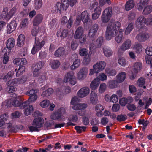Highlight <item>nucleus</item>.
<instances>
[{"label": "nucleus", "instance_id": "nucleus-17", "mask_svg": "<svg viewBox=\"0 0 152 152\" xmlns=\"http://www.w3.org/2000/svg\"><path fill=\"white\" fill-rule=\"evenodd\" d=\"M14 39L12 37L8 39L7 41L6 44L7 48L8 49L7 51L10 52L11 50L14 47Z\"/></svg>", "mask_w": 152, "mask_h": 152}, {"label": "nucleus", "instance_id": "nucleus-54", "mask_svg": "<svg viewBox=\"0 0 152 152\" xmlns=\"http://www.w3.org/2000/svg\"><path fill=\"white\" fill-rule=\"evenodd\" d=\"M29 91H27L25 93V94L29 96H31L34 94L37 93L38 92L37 89H29Z\"/></svg>", "mask_w": 152, "mask_h": 152}, {"label": "nucleus", "instance_id": "nucleus-26", "mask_svg": "<svg viewBox=\"0 0 152 152\" xmlns=\"http://www.w3.org/2000/svg\"><path fill=\"white\" fill-rule=\"evenodd\" d=\"M65 52L64 48L63 47L58 48L55 52L54 55L56 57H60L63 56Z\"/></svg>", "mask_w": 152, "mask_h": 152}, {"label": "nucleus", "instance_id": "nucleus-33", "mask_svg": "<svg viewBox=\"0 0 152 152\" xmlns=\"http://www.w3.org/2000/svg\"><path fill=\"white\" fill-rule=\"evenodd\" d=\"M131 45V41L128 39L125 41L121 47V50L123 51H124L129 49Z\"/></svg>", "mask_w": 152, "mask_h": 152}, {"label": "nucleus", "instance_id": "nucleus-60", "mask_svg": "<svg viewBox=\"0 0 152 152\" xmlns=\"http://www.w3.org/2000/svg\"><path fill=\"white\" fill-rule=\"evenodd\" d=\"M106 88V85L105 83H102L100 84L99 89V92L101 93L104 92Z\"/></svg>", "mask_w": 152, "mask_h": 152}, {"label": "nucleus", "instance_id": "nucleus-29", "mask_svg": "<svg viewBox=\"0 0 152 152\" xmlns=\"http://www.w3.org/2000/svg\"><path fill=\"white\" fill-rule=\"evenodd\" d=\"M90 101L93 104H96L98 100V96L96 93L93 91L91 92L90 94Z\"/></svg>", "mask_w": 152, "mask_h": 152}, {"label": "nucleus", "instance_id": "nucleus-38", "mask_svg": "<svg viewBox=\"0 0 152 152\" xmlns=\"http://www.w3.org/2000/svg\"><path fill=\"white\" fill-rule=\"evenodd\" d=\"M118 83V81L116 80H112L108 82V85L110 88L113 89L117 86Z\"/></svg>", "mask_w": 152, "mask_h": 152}, {"label": "nucleus", "instance_id": "nucleus-52", "mask_svg": "<svg viewBox=\"0 0 152 152\" xmlns=\"http://www.w3.org/2000/svg\"><path fill=\"white\" fill-rule=\"evenodd\" d=\"M75 128L77 132L80 134L82 132V131H85L86 129V127L84 126H76L75 127Z\"/></svg>", "mask_w": 152, "mask_h": 152}, {"label": "nucleus", "instance_id": "nucleus-25", "mask_svg": "<svg viewBox=\"0 0 152 152\" xmlns=\"http://www.w3.org/2000/svg\"><path fill=\"white\" fill-rule=\"evenodd\" d=\"M135 5L134 1L133 0H129L125 5V9L126 11H129L133 9Z\"/></svg>", "mask_w": 152, "mask_h": 152}, {"label": "nucleus", "instance_id": "nucleus-22", "mask_svg": "<svg viewBox=\"0 0 152 152\" xmlns=\"http://www.w3.org/2000/svg\"><path fill=\"white\" fill-rule=\"evenodd\" d=\"M102 9L100 7H96L94 9V13L92 14V19L93 20H96L97 19L101 13Z\"/></svg>", "mask_w": 152, "mask_h": 152}, {"label": "nucleus", "instance_id": "nucleus-47", "mask_svg": "<svg viewBox=\"0 0 152 152\" xmlns=\"http://www.w3.org/2000/svg\"><path fill=\"white\" fill-rule=\"evenodd\" d=\"M7 120V117L5 114L0 116V127L2 126L5 124V122Z\"/></svg>", "mask_w": 152, "mask_h": 152}, {"label": "nucleus", "instance_id": "nucleus-19", "mask_svg": "<svg viewBox=\"0 0 152 152\" xmlns=\"http://www.w3.org/2000/svg\"><path fill=\"white\" fill-rule=\"evenodd\" d=\"M25 36L23 34H21L18 36L17 39L16 45L18 47H21L24 45L25 42Z\"/></svg>", "mask_w": 152, "mask_h": 152}, {"label": "nucleus", "instance_id": "nucleus-4", "mask_svg": "<svg viewBox=\"0 0 152 152\" xmlns=\"http://www.w3.org/2000/svg\"><path fill=\"white\" fill-rule=\"evenodd\" d=\"M83 28L80 26L77 28L75 34V38L77 39H80V42L81 43H84L86 39V37H84L83 35Z\"/></svg>", "mask_w": 152, "mask_h": 152}, {"label": "nucleus", "instance_id": "nucleus-57", "mask_svg": "<svg viewBox=\"0 0 152 152\" xmlns=\"http://www.w3.org/2000/svg\"><path fill=\"white\" fill-rule=\"evenodd\" d=\"M106 73L109 76L115 75L116 74V71L114 69H106Z\"/></svg>", "mask_w": 152, "mask_h": 152}, {"label": "nucleus", "instance_id": "nucleus-2", "mask_svg": "<svg viewBox=\"0 0 152 152\" xmlns=\"http://www.w3.org/2000/svg\"><path fill=\"white\" fill-rule=\"evenodd\" d=\"M45 42L44 39L40 42L38 38L35 37L34 44L31 50V53L34 55L36 52L41 50L45 44Z\"/></svg>", "mask_w": 152, "mask_h": 152}, {"label": "nucleus", "instance_id": "nucleus-46", "mask_svg": "<svg viewBox=\"0 0 152 152\" xmlns=\"http://www.w3.org/2000/svg\"><path fill=\"white\" fill-rule=\"evenodd\" d=\"M134 49L137 53H139L142 51V46L140 43H136L134 46Z\"/></svg>", "mask_w": 152, "mask_h": 152}, {"label": "nucleus", "instance_id": "nucleus-15", "mask_svg": "<svg viewBox=\"0 0 152 152\" xmlns=\"http://www.w3.org/2000/svg\"><path fill=\"white\" fill-rule=\"evenodd\" d=\"M43 16L41 14L37 15L34 18L33 21V25L34 26H36L40 24L43 20Z\"/></svg>", "mask_w": 152, "mask_h": 152}, {"label": "nucleus", "instance_id": "nucleus-10", "mask_svg": "<svg viewBox=\"0 0 152 152\" xmlns=\"http://www.w3.org/2000/svg\"><path fill=\"white\" fill-rule=\"evenodd\" d=\"M89 93V88L86 87H84L81 88L77 94L78 96L83 98L87 96Z\"/></svg>", "mask_w": 152, "mask_h": 152}, {"label": "nucleus", "instance_id": "nucleus-23", "mask_svg": "<svg viewBox=\"0 0 152 152\" xmlns=\"http://www.w3.org/2000/svg\"><path fill=\"white\" fill-rule=\"evenodd\" d=\"M14 63L17 65H24L27 63L26 60L24 58H17L13 61Z\"/></svg>", "mask_w": 152, "mask_h": 152}, {"label": "nucleus", "instance_id": "nucleus-16", "mask_svg": "<svg viewBox=\"0 0 152 152\" xmlns=\"http://www.w3.org/2000/svg\"><path fill=\"white\" fill-rule=\"evenodd\" d=\"M68 33V29H60L57 32V36L58 37H60L61 39H63L67 37Z\"/></svg>", "mask_w": 152, "mask_h": 152}, {"label": "nucleus", "instance_id": "nucleus-59", "mask_svg": "<svg viewBox=\"0 0 152 152\" xmlns=\"http://www.w3.org/2000/svg\"><path fill=\"white\" fill-rule=\"evenodd\" d=\"M37 95L35 94H34L32 95H31L30 96L28 99V104H29V102H32L36 101L37 98Z\"/></svg>", "mask_w": 152, "mask_h": 152}, {"label": "nucleus", "instance_id": "nucleus-20", "mask_svg": "<svg viewBox=\"0 0 152 152\" xmlns=\"http://www.w3.org/2000/svg\"><path fill=\"white\" fill-rule=\"evenodd\" d=\"M16 10L17 9L15 7H13L9 13H7V15H4V19L7 20H9L16 12Z\"/></svg>", "mask_w": 152, "mask_h": 152}, {"label": "nucleus", "instance_id": "nucleus-24", "mask_svg": "<svg viewBox=\"0 0 152 152\" xmlns=\"http://www.w3.org/2000/svg\"><path fill=\"white\" fill-rule=\"evenodd\" d=\"M32 125L37 126L38 128L41 127L43 126L42 118L39 117L34 119L33 121Z\"/></svg>", "mask_w": 152, "mask_h": 152}, {"label": "nucleus", "instance_id": "nucleus-34", "mask_svg": "<svg viewBox=\"0 0 152 152\" xmlns=\"http://www.w3.org/2000/svg\"><path fill=\"white\" fill-rule=\"evenodd\" d=\"M103 50L104 55L107 57H110L113 54L112 50L109 47L107 46L104 47L103 48Z\"/></svg>", "mask_w": 152, "mask_h": 152}, {"label": "nucleus", "instance_id": "nucleus-41", "mask_svg": "<svg viewBox=\"0 0 152 152\" xmlns=\"http://www.w3.org/2000/svg\"><path fill=\"white\" fill-rule=\"evenodd\" d=\"M25 68L24 65H21L19 67L17 70V69H15V70L16 72V76L17 77H19L21 74H23L25 72Z\"/></svg>", "mask_w": 152, "mask_h": 152}, {"label": "nucleus", "instance_id": "nucleus-44", "mask_svg": "<svg viewBox=\"0 0 152 152\" xmlns=\"http://www.w3.org/2000/svg\"><path fill=\"white\" fill-rule=\"evenodd\" d=\"M80 60L77 59L73 62V65L70 66V69L72 70H74L76 68L78 67L80 65Z\"/></svg>", "mask_w": 152, "mask_h": 152}, {"label": "nucleus", "instance_id": "nucleus-7", "mask_svg": "<svg viewBox=\"0 0 152 152\" xmlns=\"http://www.w3.org/2000/svg\"><path fill=\"white\" fill-rule=\"evenodd\" d=\"M146 18L142 16H140L137 19L136 23V27L138 28H141L146 24Z\"/></svg>", "mask_w": 152, "mask_h": 152}, {"label": "nucleus", "instance_id": "nucleus-43", "mask_svg": "<svg viewBox=\"0 0 152 152\" xmlns=\"http://www.w3.org/2000/svg\"><path fill=\"white\" fill-rule=\"evenodd\" d=\"M14 72L13 71H11L9 72L3 78V79L4 81H9L11 79L12 77L14 74Z\"/></svg>", "mask_w": 152, "mask_h": 152}, {"label": "nucleus", "instance_id": "nucleus-18", "mask_svg": "<svg viewBox=\"0 0 152 152\" xmlns=\"http://www.w3.org/2000/svg\"><path fill=\"white\" fill-rule=\"evenodd\" d=\"M100 83V80L98 77L94 79L91 82L90 88L93 90L96 89Z\"/></svg>", "mask_w": 152, "mask_h": 152}, {"label": "nucleus", "instance_id": "nucleus-62", "mask_svg": "<svg viewBox=\"0 0 152 152\" xmlns=\"http://www.w3.org/2000/svg\"><path fill=\"white\" fill-rule=\"evenodd\" d=\"M82 121L84 125L87 126L89 124V120L88 117L84 116L82 118Z\"/></svg>", "mask_w": 152, "mask_h": 152}, {"label": "nucleus", "instance_id": "nucleus-53", "mask_svg": "<svg viewBox=\"0 0 152 152\" xmlns=\"http://www.w3.org/2000/svg\"><path fill=\"white\" fill-rule=\"evenodd\" d=\"M11 85H14L16 86L20 84L19 81L18 79L15 78L13 79L12 81H8V84H10Z\"/></svg>", "mask_w": 152, "mask_h": 152}, {"label": "nucleus", "instance_id": "nucleus-32", "mask_svg": "<svg viewBox=\"0 0 152 152\" xmlns=\"http://www.w3.org/2000/svg\"><path fill=\"white\" fill-rule=\"evenodd\" d=\"M7 128H10V131L11 132L16 133L18 130L19 129H22L23 127L22 126H21L20 127L17 125H13L12 126V125H9Z\"/></svg>", "mask_w": 152, "mask_h": 152}, {"label": "nucleus", "instance_id": "nucleus-27", "mask_svg": "<svg viewBox=\"0 0 152 152\" xmlns=\"http://www.w3.org/2000/svg\"><path fill=\"white\" fill-rule=\"evenodd\" d=\"M87 107V105L86 103H79L75 104L72 107V108L75 110H78L86 109Z\"/></svg>", "mask_w": 152, "mask_h": 152}, {"label": "nucleus", "instance_id": "nucleus-50", "mask_svg": "<svg viewBox=\"0 0 152 152\" xmlns=\"http://www.w3.org/2000/svg\"><path fill=\"white\" fill-rule=\"evenodd\" d=\"M127 119V117L125 114H121L117 116V120L120 122L125 121Z\"/></svg>", "mask_w": 152, "mask_h": 152}, {"label": "nucleus", "instance_id": "nucleus-14", "mask_svg": "<svg viewBox=\"0 0 152 152\" xmlns=\"http://www.w3.org/2000/svg\"><path fill=\"white\" fill-rule=\"evenodd\" d=\"M149 37L148 34L146 33H140L136 36L137 39L140 42H144Z\"/></svg>", "mask_w": 152, "mask_h": 152}, {"label": "nucleus", "instance_id": "nucleus-21", "mask_svg": "<svg viewBox=\"0 0 152 152\" xmlns=\"http://www.w3.org/2000/svg\"><path fill=\"white\" fill-rule=\"evenodd\" d=\"M83 23L88 22L90 19L89 14L86 11L82 12L81 15H79Z\"/></svg>", "mask_w": 152, "mask_h": 152}, {"label": "nucleus", "instance_id": "nucleus-40", "mask_svg": "<svg viewBox=\"0 0 152 152\" xmlns=\"http://www.w3.org/2000/svg\"><path fill=\"white\" fill-rule=\"evenodd\" d=\"M34 5L36 10L39 9L42 5V0H34Z\"/></svg>", "mask_w": 152, "mask_h": 152}, {"label": "nucleus", "instance_id": "nucleus-1", "mask_svg": "<svg viewBox=\"0 0 152 152\" xmlns=\"http://www.w3.org/2000/svg\"><path fill=\"white\" fill-rule=\"evenodd\" d=\"M121 23L119 22H116L108 26L105 32V37L107 40H110L111 38L116 35L115 40L117 43H119L122 41L123 30L121 28Z\"/></svg>", "mask_w": 152, "mask_h": 152}, {"label": "nucleus", "instance_id": "nucleus-55", "mask_svg": "<svg viewBox=\"0 0 152 152\" xmlns=\"http://www.w3.org/2000/svg\"><path fill=\"white\" fill-rule=\"evenodd\" d=\"M50 104V102L49 100H44L40 103V104L42 107L45 108L48 107Z\"/></svg>", "mask_w": 152, "mask_h": 152}, {"label": "nucleus", "instance_id": "nucleus-12", "mask_svg": "<svg viewBox=\"0 0 152 152\" xmlns=\"http://www.w3.org/2000/svg\"><path fill=\"white\" fill-rule=\"evenodd\" d=\"M17 25L16 21L14 20L8 24L7 30V34H10L14 31L16 28Z\"/></svg>", "mask_w": 152, "mask_h": 152}, {"label": "nucleus", "instance_id": "nucleus-8", "mask_svg": "<svg viewBox=\"0 0 152 152\" xmlns=\"http://www.w3.org/2000/svg\"><path fill=\"white\" fill-rule=\"evenodd\" d=\"M106 66V64L103 61H99L93 66V69H94L95 73H97L103 70Z\"/></svg>", "mask_w": 152, "mask_h": 152}, {"label": "nucleus", "instance_id": "nucleus-45", "mask_svg": "<svg viewBox=\"0 0 152 152\" xmlns=\"http://www.w3.org/2000/svg\"><path fill=\"white\" fill-rule=\"evenodd\" d=\"M152 12V5H148L145 7L143 11L144 15H148Z\"/></svg>", "mask_w": 152, "mask_h": 152}, {"label": "nucleus", "instance_id": "nucleus-5", "mask_svg": "<svg viewBox=\"0 0 152 152\" xmlns=\"http://www.w3.org/2000/svg\"><path fill=\"white\" fill-rule=\"evenodd\" d=\"M13 96H15V98L12 102V105L15 107H19L20 109H24L25 108V106L28 104V101H26L23 102L21 100L19 101L16 99V95L15 93H13Z\"/></svg>", "mask_w": 152, "mask_h": 152}, {"label": "nucleus", "instance_id": "nucleus-3", "mask_svg": "<svg viewBox=\"0 0 152 152\" xmlns=\"http://www.w3.org/2000/svg\"><path fill=\"white\" fill-rule=\"evenodd\" d=\"M112 14V10L111 7H110L105 9L103 11L101 16L102 23H107L110 19Z\"/></svg>", "mask_w": 152, "mask_h": 152}, {"label": "nucleus", "instance_id": "nucleus-58", "mask_svg": "<svg viewBox=\"0 0 152 152\" xmlns=\"http://www.w3.org/2000/svg\"><path fill=\"white\" fill-rule=\"evenodd\" d=\"M136 14L135 12L132 11L130 12L128 15V19L129 20H132L135 19Z\"/></svg>", "mask_w": 152, "mask_h": 152}, {"label": "nucleus", "instance_id": "nucleus-51", "mask_svg": "<svg viewBox=\"0 0 152 152\" xmlns=\"http://www.w3.org/2000/svg\"><path fill=\"white\" fill-rule=\"evenodd\" d=\"M7 84L8 85L7 89H8V91L9 93H13L16 90L17 88L15 86L10 85V83L8 84V82Z\"/></svg>", "mask_w": 152, "mask_h": 152}, {"label": "nucleus", "instance_id": "nucleus-31", "mask_svg": "<svg viewBox=\"0 0 152 152\" xmlns=\"http://www.w3.org/2000/svg\"><path fill=\"white\" fill-rule=\"evenodd\" d=\"M49 64L51 66L52 69H55L59 67L60 65V62L58 60H52L50 61Z\"/></svg>", "mask_w": 152, "mask_h": 152}, {"label": "nucleus", "instance_id": "nucleus-49", "mask_svg": "<svg viewBox=\"0 0 152 152\" xmlns=\"http://www.w3.org/2000/svg\"><path fill=\"white\" fill-rule=\"evenodd\" d=\"M43 64L41 61H39V62L34 64L33 65L32 67L34 69H36L39 70H40L43 67Z\"/></svg>", "mask_w": 152, "mask_h": 152}, {"label": "nucleus", "instance_id": "nucleus-6", "mask_svg": "<svg viewBox=\"0 0 152 152\" xmlns=\"http://www.w3.org/2000/svg\"><path fill=\"white\" fill-rule=\"evenodd\" d=\"M65 112V110L63 108H61L53 113L51 116V118L53 120H59Z\"/></svg>", "mask_w": 152, "mask_h": 152}, {"label": "nucleus", "instance_id": "nucleus-28", "mask_svg": "<svg viewBox=\"0 0 152 152\" xmlns=\"http://www.w3.org/2000/svg\"><path fill=\"white\" fill-rule=\"evenodd\" d=\"M149 0H140L137 4V9L139 11L142 10L143 8L146 5L148 4Z\"/></svg>", "mask_w": 152, "mask_h": 152}, {"label": "nucleus", "instance_id": "nucleus-48", "mask_svg": "<svg viewBox=\"0 0 152 152\" xmlns=\"http://www.w3.org/2000/svg\"><path fill=\"white\" fill-rule=\"evenodd\" d=\"M53 90L52 88H48L45 91L43 92L41 95L43 97L49 96L53 93Z\"/></svg>", "mask_w": 152, "mask_h": 152}, {"label": "nucleus", "instance_id": "nucleus-37", "mask_svg": "<svg viewBox=\"0 0 152 152\" xmlns=\"http://www.w3.org/2000/svg\"><path fill=\"white\" fill-rule=\"evenodd\" d=\"M28 104L25 106L26 108L24 111V114L26 116H28L31 114L33 110V107L32 105H28Z\"/></svg>", "mask_w": 152, "mask_h": 152}, {"label": "nucleus", "instance_id": "nucleus-42", "mask_svg": "<svg viewBox=\"0 0 152 152\" xmlns=\"http://www.w3.org/2000/svg\"><path fill=\"white\" fill-rule=\"evenodd\" d=\"M75 76L74 75V73L72 71L68 72L67 74L65 75L64 79V82H67L70 79L73 78Z\"/></svg>", "mask_w": 152, "mask_h": 152}, {"label": "nucleus", "instance_id": "nucleus-39", "mask_svg": "<svg viewBox=\"0 0 152 152\" xmlns=\"http://www.w3.org/2000/svg\"><path fill=\"white\" fill-rule=\"evenodd\" d=\"M142 63L140 62H137L134 64L133 70L135 73H137L142 68Z\"/></svg>", "mask_w": 152, "mask_h": 152}, {"label": "nucleus", "instance_id": "nucleus-56", "mask_svg": "<svg viewBox=\"0 0 152 152\" xmlns=\"http://www.w3.org/2000/svg\"><path fill=\"white\" fill-rule=\"evenodd\" d=\"M79 53L81 56H87L88 54V50L85 48H80L79 50Z\"/></svg>", "mask_w": 152, "mask_h": 152}, {"label": "nucleus", "instance_id": "nucleus-61", "mask_svg": "<svg viewBox=\"0 0 152 152\" xmlns=\"http://www.w3.org/2000/svg\"><path fill=\"white\" fill-rule=\"evenodd\" d=\"M73 23V19L71 17L69 20H67V21L65 24L66 27L69 28L72 26Z\"/></svg>", "mask_w": 152, "mask_h": 152}, {"label": "nucleus", "instance_id": "nucleus-30", "mask_svg": "<svg viewBox=\"0 0 152 152\" xmlns=\"http://www.w3.org/2000/svg\"><path fill=\"white\" fill-rule=\"evenodd\" d=\"M2 52L4 53L3 63L4 64H5L8 62L9 60V57L8 56V55L10 52L9 51H7V50L6 48H4L3 49Z\"/></svg>", "mask_w": 152, "mask_h": 152}, {"label": "nucleus", "instance_id": "nucleus-9", "mask_svg": "<svg viewBox=\"0 0 152 152\" xmlns=\"http://www.w3.org/2000/svg\"><path fill=\"white\" fill-rule=\"evenodd\" d=\"M99 28L98 24L95 23L90 28L88 34V36L90 37L94 38L96 35Z\"/></svg>", "mask_w": 152, "mask_h": 152}, {"label": "nucleus", "instance_id": "nucleus-64", "mask_svg": "<svg viewBox=\"0 0 152 152\" xmlns=\"http://www.w3.org/2000/svg\"><path fill=\"white\" fill-rule=\"evenodd\" d=\"M126 107L128 110L130 111H134L136 108L135 105L133 104H128Z\"/></svg>", "mask_w": 152, "mask_h": 152}, {"label": "nucleus", "instance_id": "nucleus-36", "mask_svg": "<svg viewBox=\"0 0 152 152\" xmlns=\"http://www.w3.org/2000/svg\"><path fill=\"white\" fill-rule=\"evenodd\" d=\"M116 77L119 83L122 82L124 81L126 77V73L124 72H122L118 74Z\"/></svg>", "mask_w": 152, "mask_h": 152}, {"label": "nucleus", "instance_id": "nucleus-13", "mask_svg": "<svg viewBox=\"0 0 152 152\" xmlns=\"http://www.w3.org/2000/svg\"><path fill=\"white\" fill-rule=\"evenodd\" d=\"M88 70L87 68L83 67L78 72L77 74V78L79 80L84 79L86 76Z\"/></svg>", "mask_w": 152, "mask_h": 152}, {"label": "nucleus", "instance_id": "nucleus-63", "mask_svg": "<svg viewBox=\"0 0 152 152\" xmlns=\"http://www.w3.org/2000/svg\"><path fill=\"white\" fill-rule=\"evenodd\" d=\"M98 4V3L96 0H94L92 1L90 4V7L89 8L90 10H93L95 7H97Z\"/></svg>", "mask_w": 152, "mask_h": 152}, {"label": "nucleus", "instance_id": "nucleus-35", "mask_svg": "<svg viewBox=\"0 0 152 152\" xmlns=\"http://www.w3.org/2000/svg\"><path fill=\"white\" fill-rule=\"evenodd\" d=\"M55 8L56 9L57 12H59L60 13H61L62 11L66 10L67 8L65 6L63 5L62 3L60 2H58L56 4Z\"/></svg>", "mask_w": 152, "mask_h": 152}, {"label": "nucleus", "instance_id": "nucleus-11", "mask_svg": "<svg viewBox=\"0 0 152 152\" xmlns=\"http://www.w3.org/2000/svg\"><path fill=\"white\" fill-rule=\"evenodd\" d=\"M103 37H99L96 40L95 45L92 44H91L90 49L95 50L96 48H100L103 42Z\"/></svg>", "mask_w": 152, "mask_h": 152}]
</instances>
